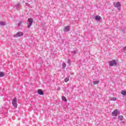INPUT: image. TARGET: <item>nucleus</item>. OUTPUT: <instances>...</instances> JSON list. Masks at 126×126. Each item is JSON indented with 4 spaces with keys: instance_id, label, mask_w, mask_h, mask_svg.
<instances>
[{
    "instance_id": "nucleus-19",
    "label": "nucleus",
    "mask_w": 126,
    "mask_h": 126,
    "mask_svg": "<svg viewBox=\"0 0 126 126\" xmlns=\"http://www.w3.org/2000/svg\"><path fill=\"white\" fill-rule=\"evenodd\" d=\"M67 63L69 64H70V60H67Z\"/></svg>"
},
{
    "instance_id": "nucleus-18",
    "label": "nucleus",
    "mask_w": 126,
    "mask_h": 126,
    "mask_svg": "<svg viewBox=\"0 0 126 126\" xmlns=\"http://www.w3.org/2000/svg\"><path fill=\"white\" fill-rule=\"evenodd\" d=\"M63 68H65L66 67V64H65V63H63Z\"/></svg>"
},
{
    "instance_id": "nucleus-7",
    "label": "nucleus",
    "mask_w": 126,
    "mask_h": 126,
    "mask_svg": "<svg viewBox=\"0 0 126 126\" xmlns=\"http://www.w3.org/2000/svg\"><path fill=\"white\" fill-rule=\"evenodd\" d=\"M121 5H122L121 4V3H120V2H117L115 7H121Z\"/></svg>"
},
{
    "instance_id": "nucleus-8",
    "label": "nucleus",
    "mask_w": 126,
    "mask_h": 126,
    "mask_svg": "<svg viewBox=\"0 0 126 126\" xmlns=\"http://www.w3.org/2000/svg\"><path fill=\"white\" fill-rule=\"evenodd\" d=\"M37 93L39 94V95H44V92L41 90H38L37 91Z\"/></svg>"
},
{
    "instance_id": "nucleus-14",
    "label": "nucleus",
    "mask_w": 126,
    "mask_h": 126,
    "mask_svg": "<svg viewBox=\"0 0 126 126\" xmlns=\"http://www.w3.org/2000/svg\"><path fill=\"white\" fill-rule=\"evenodd\" d=\"M4 76V73L3 72H0V77H3Z\"/></svg>"
},
{
    "instance_id": "nucleus-12",
    "label": "nucleus",
    "mask_w": 126,
    "mask_h": 126,
    "mask_svg": "<svg viewBox=\"0 0 126 126\" xmlns=\"http://www.w3.org/2000/svg\"><path fill=\"white\" fill-rule=\"evenodd\" d=\"M121 94L123 95L124 96H126V91H121Z\"/></svg>"
},
{
    "instance_id": "nucleus-3",
    "label": "nucleus",
    "mask_w": 126,
    "mask_h": 126,
    "mask_svg": "<svg viewBox=\"0 0 126 126\" xmlns=\"http://www.w3.org/2000/svg\"><path fill=\"white\" fill-rule=\"evenodd\" d=\"M117 65V62L115 60H112L109 62V66H114Z\"/></svg>"
},
{
    "instance_id": "nucleus-11",
    "label": "nucleus",
    "mask_w": 126,
    "mask_h": 126,
    "mask_svg": "<svg viewBox=\"0 0 126 126\" xmlns=\"http://www.w3.org/2000/svg\"><path fill=\"white\" fill-rule=\"evenodd\" d=\"M62 99L63 101H64L65 102H67V99H66V97H65V96H62Z\"/></svg>"
},
{
    "instance_id": "nucleus-20",
    "label": "nucleus",
    "mask_w": 126,
    "mask_h": 126,
    "mask_svg": "<svg viewBox=\"0 0 126 126\" xmlns=\"http://www.w3.org/2000/svg\"><path fill=\"white\" fill-rule=\"evenodd\" d=\"M20 25H21V22H20L18 25L19 26H20Z\"/></svg>"
},
{
    "instance_id": "nucleus-2",
    "label": "nucleus",
    "mask_w": 126,
    "mask_h": 126,
    "mask_svg": "<svg viewBox=\"0 0 126 126\" xmlns=\"http://www.w3.org/2000/svg\"><path fill=\"white\" fill-rule=\"evenodd\" d=\"M28 21L29 22L28 25V28H30L31 26H32V24L33 23V19L32 18H29L28 19Z\"/></svg>"
},
{
    "instance_id": "nucleus-4",
    "label": "nucleus",
    "mask_w": 126,
    "mask_h": 126,
    "mask_svg": "<svg viewBox=\"0 0 126 126\" xmlns=\"http://www.w3.org/2000/svg\"><path fill=\"white\" fill-rule=\"evenodd\" d=\"M118 113H119V110L115 109L112 113V116H113V117H117L118 116Z\"/></svg>"
},
{
    "instance_id": "nucleus-21",
    "label": "nucleus",
    "mask_w": 126,
    "mask_h": 126,
    "mask_svg": "<svg viewBox=\"0 0 126 126\" xmlns=\"http://www.w3.org/2000/svg\"><path fill=\"white\" fill-rule=\"evenodd\" d=\"M73 52L74 53V54H76V51H73Z\"/></svg>"
},
{
    "instance_id": "nucleus-10",
    "label": "nucleus",
    "mask_w": 126,
    "mask_h": 126,
    "mask_svg": "<svg viewBox=\"0 0 126 126\" xmlns=\"http://www.w3.org/2000/svg\"><path fill=\"white\" fill-rule=\"evenodd\" d=\"M101 19V16H96L95 17V20H100Z\"/></svg>"
},
{
    "instance_id": "nucleus-9",
    "label": "nucleus",
    "mask_w": 126,
    "mask_h": 126,
    "mask_svg": "<svg viewBox=\"0 0 126 126\" xmlns=\"http://www.w3.org/2000/svg\"><path fill=\"white\" fill-rule=\"evenodd\" d=\"M118 119L120 120V121H123V120H124V116L122 115H120L118 116Z\"/></svg>"
},
{
    "instance_id": "nucleus-15",
    "label": "nucleus",
    "mask_w": 126,
    "mask_h": 126,
    "mask_svg": "<svg viewBox=\"0 0 126 126\" xmlns=\"http://www.w3.org/2000/svg\"><path fill=\"white\" fill-rule=\"evenodd\" d=\"M110 101H117V98L111 97V98H110Z\"/></svg>"
},
{
    "instance_id": "nucleus-5",
    "label": "nucleus",
    "mask_w": 126,
    "mask_h": 126,
    "mask_svg": "<svg viewBox=\"0 0 126 126\" xmlns=\"http://www.w3.org/2000/svg\"><path fill=\"white\" fill-rule=\"evenodd\" d=\"M21 36H23V33L19 32L17 34H15L14 35V37H21Z\"/></svg>"
},
{
    "instance_id": "nucleus-1",
    "label": "nucleus",
    "mask_w": 126,
    "mask_h": 126,
    "mask_svg": "<svg viewBox=\"0 0 126 126\" xmlns=\"http://www.w3.org/2000/svg\"><path fill=\"white\" fill-rule=\"evenodd\" d=\"M12 104L13 106H14V108H15V109L17 108V99H16V97H15L13 99Z\"/></svg>"
},
{
    "instance_id": "nucleus-17",
    "label": "nucleus",
    "mask_w": 126,
    "mask_h": 126,
    "mask_svg": "<svg viewBox=\"0 0 126 126\" xmlns=\"http://www.w3.org/2000/svg\"><path fill=\"white\" fill-rule=\"evenodd\" d=\"M99 82H100V81H95L94 82V85H96V84H98V83H99Z\"/></svg>"
},
{
    "instance_id": "nucleus-16",
    "label": "nucleus",
    "mask_w": 126,
    "mask_h": 126,
    "mask_svg": "<svg viewBox=\"0 0 126 126\" xmlns=\"http://www.w3.org/2000/svg\"><path fill=\"white\" fill-rule=\"evenodd\" d=\"M69 78L68 77H66L65 79H64V82H67V81H69Z\"/></svg>"
},
{
    "instance_id": "nucleus-6",
    "label": "nucleus",
    "mask_w": 126,
    "mask_h": 126,
    "mask_svg": "<svg viewBox=\"0 0 126 126\" xmlns=\"http://www.w3.org/2000/svg\"><path fill=\"white\" fill-rule=\"evenodd\" d=\"M70 29L69 28V26H66L64 28V32H67L68 31H69Z\"/></svg>"
},
{
    "instance_id": "nucleus-13",
    "label": "nucleus",
    "mask_w": 126,
    "mask_h": 126,
    "mask_svg": "<svg viewBox=\"0 0 126 126\" xmlns=\"http://www.w3.org/2000/svg\"><path fill=\"white\" fill-rule=\"evenodd\" d=\"M6 23L4 22H0V25H2L3 26H4V25H6Z\"/></svg>"
}]
</instances>
